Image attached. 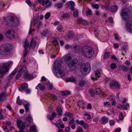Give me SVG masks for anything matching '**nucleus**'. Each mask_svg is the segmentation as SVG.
I'll list each match as a JSON object with an SVG mask.
<instances>
[{"label": "nucleus", "mask_w": 132, "mask_h": 132, "mask_svg": "<svg viewBox=\"0 0 132 132\" xmlns=\"http://www.w3.org/2000/svg\"><path fill=\"white\" fill-rule=\"evenodd\" d=\"M62 61L61 60L57 59L55 65L54 67L55 70L57 71V72L55 73V75L58 77L63 78L64 75V72L62 70V67L61 66Z\"/></svg>", "instance_id": "f257e3e1"}, {"label": "nucleus", "mask_w": 132, "mask_h": 132, "mask_svg": "<svg viewBox=\"0 0 132 132\" xmlns=\"http://www.w3.org/2000/svg\"><path fill=\"white\" fill-rule=\"evenodd\" d=\"M82 52L83 55L87 57H92L94 54L92 48L88 46L83 47L82 48Z\"/></svg>", "instance_id": "f03ea898"}, {"label": "nucleus", "mask_w": 132, "mask_h": 132, "mask_svg": "<svg viewBox=\"0 0 132 132\" xmlns=\"http://www.w3.org/2000/svg\"><path fill=\"white\" fill-rule=\"evenodd\" d=\"M12 49L9 44H5L1 47L0 54L6 56L9 55Z\"/></svg>", "instance_id": "7ed1b4c3"}, {"label": "nucleus", "mask_w": 132, "mask_h": 132, "mask_svg": "<svg viewBox=\"0 0 132 132\" xmlns=\"http://www.w3.org/2000/svg\"><path fill=\"white\" fill-rule=\"evenodd\" d=\"M11 64V63L8 62L4 63L3 67H0V77H2L4 74L8 71L9 70V67Z\"/></svg>", "instance_id": "20e7f679"}, {"label": "nucleus", "mask_w": 132, "mask_h": 132, "mask_svg": "<svg viewBox=\"0 0 132 132\" xmlns=\"http://www.w3.org/2000/svg\"><path fill=\"white\" fill-rule=\"evenodd\" d=\"M90 67L89 63L82 64L81 66L80 70L83 75L87 74L89 73L90 70Z\"/></svg>", "instance_id": "39448f33"}, {"label": "nucleus", "mask_w": 132, "mask_h": 132, "mask_svg": "<svg viewBox=\"0 0 132 132\" xmlns=\"http://www.w3.org/2000/svg\"><path fill=\"white\" fill-rule=\"evenodd\" d=\"M120 14L125 21H126L130 16V11L128 9L125 8L122 10Z\"/></svg>", "instance_id": "423d86ee"}, {"label": "nucleus", "mask_w": 132, "mask_h": 132, "mask_svg": "<svg viewBox=\"0 0 132 132\" xmlns=\"http://www.w3.org/2000/svg\"><path fill=\"white\" fill-rule=\"evenodd\" d=\"M78 62V60L76 58L71 60L68 64L69 69L71 71L74 70L76 68V65Z\"/></svg>", "instance_id": "0eeeda50"}, {"label": "nucleus", "mask_w": 132, "mask_h": 132, "mask_svg": "<svg viewBox=\"0 0 132 132\" xmlns=\"http://www.w3.org/2000/svg\"><path fill=\"white\" fill-rule=\"evenodd\" d=\"M9 21L12 23L13 26H16L19 23V21L18 19L15 16L11 15L8 18Z\"/></svg>", "instance_id": "6e6552de"}, {"label": "nucleus", "mask_w": 132, "mask_h": 132, "mask_svg": "<svg viewBox=\"0 0 132 132\" xmlns=\"http://www.w3.org/2000/svg\"><path fill=\"white\" fill-rule=\"evenodd\" d=\"M23 75H24V77L26 79H31L33 77L31 74H29L28 71L27 70L26 67L25 66H23Z\"/></svg>", "instance_id": "1a4fd4ad"}, {"label": "nucleus", "mask_w": 132, "mask_h": 132, "mask_svg": "<svg viewBox=\"0 0 132 132\" xmlns=\"http://www.w3.org/2000/svg\"><path fill=\"white\" fill-rule=\"evenodd\" d=\"M17 126L19 128H20L19 132H24L23 129H25V125L24 122H22V121L20 120H17Z\"/></svg>", "instance_id": "9d476101"}, {"label": "nucleus", "mask_w": 132, "mask_h": 132, "mask_svg": "<svg viewBox=\"0 0 132 132\" xmlns=\"http://www.w3.org/2000/svg\"><path fill=\"white\" fill-rule=\"evenodd\" d=\"M6 35L7 37L10 40L14 38L15 37L14 31L12 30H7Z\"/></svg>", "instance_id": "9b49d317"}, {"label": "nucleus", "mask_w": 132, "mask_h": 132, "mask_svg": "<svg viewBox=\"0 0 132 132\" xmlns=\"http://www.w3.org/2000/svg\"><path fill=\"white\" fill-rule=\"evenodd\" d=\"M110 85L112 88L119 89L120 85L118 82L116 80H112L110 82Z\"/></svg>", "instance_id": "f8f14e48"}, {"label": "nucleus", "mask_w": 132, "mask_h": 132, "mask_svg": "<svg viewBox=\"0 0 132 132\" xmlns=\"http://www.w3.org/2000/svg\"><path fill=\"white\" fill-rule=\"evenodd\" d=\"M75 6V3L72 1L68 2L65 4V7L66 8H68L71 6L70 9L73 11L75 10L74 6Z\"/></svg>", "instance_id": "ddd939ff"}, {"label": "nucleus", "mask_w": 132, "mask_h": 132, "mask_svg": "<svg viewBox=\"0 0 132 132\" xmlns=\"http://www.w3.org/2000/svg\"><path fill=\"white\" fill-rule=\"evenodd\" d=\"M126 27L127 30L129 32L132 33V20L127 22Z\"/></svg>", "instance_id": "4468645a"}, {"label": "nucleus", "mask_w": 132, "mask_h": 132, "mask_svg": "<svg viewBox=\"0 0 132 132\" xmlns=\"http://www.w3.org/2000/svg\"><path fill=\"white\" fill-rule=\"evenodd\" d=\"M28 87V85L27 83H24L19 87V89L20 91H22L26 89H27Z\"/></svg>", "instance_id": "2eb2a0df"}, {"label": "nucleus", "mask_w": 132, "mask_h": 132, "mask_svg": "<svg viewBox=\"0 0 132 132\" xmlns=\"http://www.w3.org/2000/svg\"><path fill=\"white\" fill-rule=\"evenodd\" d=\"M35 38H33L32 39L29 47V48H30L31 47H32L33 49L35 48L37 44V42Z\"/></svg>", "instance_id": "dca6fc26"}, {"label": "nucleus", "mask_w": 132, "mask_h": 132, "mask_svg": "<svg viewBox=\"0 0 132 132\" xmlns=\"http://www.w3.org/2000/svg\"><path fill=\"white\" fill-rule=\"evenodd\" d=\"M108 122V118L105 116L102 117L100 120L101 124L104 125Z\"/></svg>", "instance_id": "f3484780"}, {"label": "nucleus", "mask_w": 132, "mask_h": 132, "mask_svg": "<svg viewBox=\"0 0 132 132\" xmlns=\"http://www.w3.org/2000/svg\"><path fill=\"white\" fill-rule=\"evenodd\" d=\"M65 80L67 82H74L75 83H76L77 82L76 79L73 77L67 78H65Z\"/></svg>", "instance_id": "a211bd4d"}, {"label": "nucleus", "mask_w": 132, "mask_h": 132, "mask_svg": "<svg viewBox=\"0 0 132 132\" xmlns=\"http://www.w3.org/2000/svg\"><path fill=\"white\" fill-rule=\"evenodd\" d=\"M17 71V69H15L11 73V74L7 78V80L9 82H10V79L12 78V77L15 75L16 73V72Z\"/></svg>", "instance_id": "6ab92c4d"}, {"label": "nucleus", "mask_w": 132, "mask_h": 132, "mask_svg": "<svg viewBox=\"0 0 132 132\" xmlns=\"http://www.w3.org/2000/svg\"><path fill=\"white\" fill-rule=\"evenodd\" d=\"M7 94L4 92H3L0 93V101H4L6 100V97Z\"/></svg>", "instance_id": "aec40b11"}, {"label": "nucleus", "mask_w": 132, "mask_h": 132, "mask_svg": "<svg viewBox=\"0 0 132 132\" xmlns=\"http://www.w3.org/2000/svg\"><path fill=\"white\" fill-rule=\"evenodd\" d=\"M78 104L80 107L83 109L84 108L85 106H86V104L85 102L84 101L81 100L79 101L78 103Z\"/></svg>", "instance_id": "412c9836"}, {"label": "nucleus", "mask_w": 132, "mask_h": 132, "mask_svg": "<svg viewBox=\"0 0 132 132\" xmlns=\"http://www.w3.org/2000/svg\"><path fill=\"white\" fill-rule=\"evenodd\" d=\"M32 116L31 115H28L27 118V120L26 123L27 126L29 125L30 122L32 121Z\"/></svg>", "instance_id": "4be33fe9"}, {"label": "nucleus", "mask_w": 132, "mask_h": 132, "mask_svg": "<svg viewBox=\"0 0 132 132\" xmlns=\"http://www.w3.org/2000/svg\"><path fill=\"white\" fill-rule=\"evenodd\" d=\"M57 122H57L55 124V125L56 126L59 127L58 125H59L60 127L62 128H64V124L63 123L61 124L62 122L61 119L59 120Z\"/></svg>", "instance_id": "5701e85b"}, {"label": "nucleus", "mask_w": 132, "mask_h": 132, "mask_svg": "<svg viewBox=\"0 0 132 132\" xmlns=\"http://www.w3.org/2000/svg\"><path fill=\"white\" fill-rule=\"evenodd\" d=\"M75 36V34L74 32L72 31H69L68 34L66 36V37L68 39L72 38Z\"/></svg>", "instance_id": "b1692460"}, {"label": "nucleus", "mask_w": 132, "mask_h": 132, "mask_svg": "<svg viewBox=\"0 0 132 132\" xmlns=\"http://www.w3.org/2000/svg\"><path fill=\"white\" fill-rule=\"evenodd\" d=\"M23 66L22 68L21 69L18 71V74L16 75L15 78L16 79H18L21 76V73H22L23 75Z\"/></svg>", "instance_id": "393cba45"}, {"label": "nucleus", "mask_w": 132, "mask_h": 132, "mask_svg": "<svg viewBox=\"0 0 132 132\" xmlns=\"http://www.w3.org/2000/svg\"><path fill=\"white\" fill-rule=\"evenodd\" d=\"M69 121H68V124L69 125H71L74 123L75 120L73 115L69 118Z\"/></svg>", "instance_id": "a878e982"}, {"label": "nucleus", "mask_w": 132, "mask_h": 132, "mask_svg": "<svg viewBox=\"0 0 132 132\" xmlns=\"http://www.w3.org/2000/svg\"><path fill=\"white\" fill-rule=\"evenodd\" d=\"M62 17L63 19L69 18L70 17V14L69 13L63 12L62 15Z\"/></svg>", "instance_id": "bb28decb"}, {"label": "nucleus", "mask_w": 132, "mask_h": 132, "mask_svg": "<svg viewBox=\"0 0 132 132\" xmlns=\"http://www.w3.org/2000/svg\"><path fill=\"white\" fill-rule=\"evenodd\" d=\"M56 111L57 112H58V115L59 116L63 114V112L62 109L60 106H58L56 109Z\"/></svg>", "instance_id": "cd10ccee"}, {"label": "nucleus", "mask_w": 132, "mask_h": 132, "mask_svg": "<svg viewBox=\"0 0 132 132\" xmlns=\"http://www.w3.org/2000/svg\"><path fill=\"white\" fill-rule=\"evenodd\" d=\"M16 103L17 104L20 105L23 104H24V102L22 100L20 99L19 96H18L17 98Z\"/></svg>", "instance_id": "c85d7f7f"}, {"label": "nucleus", "mask_w": 132, "mask_h": 132, "mask_svg": "<svg viewBox=\"0 0 132 132\" xmlns=\"http://www.w3.org/2000/svg\"><path fill=\"white\" fill-rule=\"evenodd\" d=\"M117 9V7L116 5H113L111 6L110 9V11L111 12H115Z\"/></svg>", "instance_id": "c756f323"}, {"label": "nucleus", "mask_w": 132, "mask_h": 132, "mask_svg": "<svg viewBox=\"0 0 132 132\" xmlns=\"http://www.w3.org/2000/svg\"><path fill=\"white\" fill-rule=\"evenodd\" d=\"M101 92V90L100 88H96L94 91L95 94L96 95H98L100 94Z\"/></svg>", "instance_id": "7c9ffc66"}, {"label": "nucleus", "mask_w": 132, "mask_h": 132, "mask_svg": "<svg viewBox=\"0 0 132 132\" xmlns=\"http://www.w3.org/2000/svg\"><path fill=\"white\" fill-rule=\"evenodd\" d=\"M71 93L69 91H64L62 92L61 94L63 96H65L67 95H69Z\"/></svg>", "instance_id": "2f4dec72"}, {"label": "nucleus", "mask_w": 132, "mask_h": 132, "mask_svg": "<svg viewBox=\"0 0 132 132\" xmlns=\"http://www.w3.org/2000/svg\"><path fill=\"white\" fill-rule=\"evenodd\" d=\"M76 122L77 124L80 125L81 126H83L84 124V121L82 120L80 121L78 120H76Z\"/></svg>", "instance_id": "473e14b6"}, {"label": "nucleus", "mask_w": 132, "mask_h": 132, "mask_svg": "<svg viewBox=\"0 0 132 132\" xmlns=\"http://www.w3.org/2000/svg\"><path fill=\"white\" fill-rule=\"evenodd\" d=\"M27 40H26L25 42V45L24 46V48H25V50H26V51H27V48L28 47L29 45V43L27 42Z\"/></svg>", "instance_id": "72a5a7b5"}, {"label": "nucleus", "mask_w": 132, "mask_h": 132, "mask_svg": "<svg viewBox=\"0 0 132 132\" xmlns=\"http://www.w3.org/2000/svg\"><path fill=\"white\" fill-rule=\"evenodd\" d=\"M110 55V53L108 52H105L104 54V59L109 57Z\"/></svg>", "instance_id": "f704fd0d"}, {"label": "nucleus", "mask_w": 132, "mask_h": 132, "mask_svg": "<svg viewBox=\"0 0 132 132\" xmlns=\"http://www.w3.org/2000/svg\"><path fill=\"white\" fill-rule=\"evenodd\" d=\"M129 104L127 103L125 105H122V108L125 110H127L129 108Z\"/></svg>", "instance_id": "c9c22d12"}, {"label": "nucleus", "mask_w": 132, "mask_h": 132, "mask_svg": "<svg viewBox=\"0 0 132 132\" xmlns=\"http://www.w3.org/2000/svg\"><path fill=\"white\" fill-rule=\"evenodd\" d=\"M86 15L89 16H90L92 14V12L91 10L88 9L86 12Z\"/></svg>", "instance_id": "e433bc0d"}, {"label": "nucleus", "mask_w": 132, "mask_h": 132, "mask_svg": "<svg viewBox=\"0 0 132 132\" xmlns=\"http://www.w3.org/2000/svg\"><path fill=\"white\" fill-rule=\"evenodd\" d=\"M39 89L41 90H43L46 87L45 86L41 84L40 83L39 84Z\"/></svg>", "instance_id": "4c0bfd02"}, {"label": "nucleus", "mask_w": 132, "mask_h": 132, "mask_svg": "<svg viewBox=\"0 0 132 132\" xmlns=\"http://www.w3.org/2000/svg\"><path fill=\"white\" fill-rule=\"evenodd\" d=\"M85 83V81L82 80L80 81L79 83V85L80 87H83L84 86Z\"/></svg>", "instance_id": "58836bf2"}, {"label": "nucleus", "mask_w": 132, "mask_h": 132, "mask_svg": "<svg viewBox=\"0 0 132 132\" xmlns=\"http://www.w3.org/2000/svg\"><path fill=\"white\" fill-rule=\"evenodd\" d=\"M24 107L26 112H28L29 111V105L28 104H27L24 105Z\"/></svg>", "instance_id": "ea45409f"}, {"label": "nucleus", "mask_w": 132, "mask_h": 132, "mask_svg": "<svg viewBox=\"0 0 132 132\" xmlns=\"http://www.w3.org/2000/svg\"><path fill=\"white\" fill-rule=\"evenodd\" d=\"M30 131L31 132H36V130L34 125H33L30 128Z\"/></svg>", "instance_id": "a19ab883"}, {"label": "nucleus", "mask_w": 132, "mask_h": 132, "mask_svg": "<svg viewBox=\"0 0 132 132\" xmlns=\"http://www.w3.org/2000/svg\"><path fill=\"white\" fill-rule=\"evenodd\" d=\"M95 76L96 77L99 78L101 76V74L99 71L97 70L95 73Z\"/></svg>", "instance_id": "79ce46f5"}, {"label": "nucleus", "mask_w": 132, "mask_h": 132, "mask_svg": "<svg viewBox=\"0 0 132 132\" xmlns=\"http://www.w3.org/2000/svg\"><path fill=\"white\" fill-rule=\"evenodd\" d=\"M104 106L106 107H110L111 105V103L109 102H106L104 103Z\"/></svg>", "instance_id": "37998d69"}, {"label": "nucleus", "mask_w": 132, "mask_h": 132, "mask_svg": "<svg viewBox=\"0 0 132 132\" xmlns=\"http://www.w3.org/2000/svg\"><path fill=\"white\" fill-rule=\"evenodd\" d=\"M129 69V68L125 65H123L121 67V69L124 71H127Z\"/></svg>", "instance_id": "c03bdc74"}, {"label": "nucleus", "mask_w": 132, "mask_h": 132, "mask_svg": "<svg viewBox=\"0 0 132 132\" xmlns=\"http://www.w3.org/2000/svg\"><path fill=\"white\" fill-rule=\"evenodd\" d=\"M110 4L109 3L106 2L104 6V8L107 10H109V6Z\"/></svg>", "instance_id": "a18cd8bd"}, {"label": "nucleus", "mask_w": 132, "mask_h": 132, "mask_svg": "<svg viewBox=\"0 0 132 132\" xmlns=\"http://www.w3.org/2000/svg\"><path fill=\"white\" fill-rule=\"evenodd\" d=\"M111 68L112 69H114L117 68L116 64L115 63H112L110 65Z\"/></svg>", "instance_id": "49530a36"}, {"label": "nucleus", "mask_w": 132, "mask_h": 132, "mask_svg": "<svg viewBox=\"0 0 132 132\" xmlns=\"http://www.w3.org/2000/svg\"><path fill=\"white\" fill-rule=\"evenodd\" d=\"M73 115L72 113H71L69 112H65L64 114V116H65L67 117H71V116H72Z\"/></svg>", "instance_id": "de8ad7c7"}, {"label": "nucleus", "mask_w": 132, "mask_h": 132, "mask_svg": "<svg viewBox=\"0 0 132 132\" xmlns=\"http://www.w3.org/2000/svg\"><path fill=\"white\" fill-rule=\"evenodd\" d=\"M51 15V14L50 12L47 13L45 15V19H48Z\"/></svg>", "instance_id": "09e8293b"}, {"label": "nucleus", "mask_w": 132, "mask_h": 132, "mask_svg": "<svg viewBox=\"0 0 132 132\" xmlns=\"http://www.w3.org/2000/svg\"><path fill=\"white\" fill-rule=\"evenodd\" d=\"M89 93L90 95L92 96H94V93L93 92V89L92 88H90L89 90Z\"/></svg>", "instance_id": "8fccbe9b"}, {"label": "nucleus", "mask_w": 132, "mask_h": 132, "mask_svg": "<svg viewBox=\"0 0 132 132\" xmlns=\"http://www.w3.org/2000/svg\"><path fill=\"white\" fill-rule=\"evenodd\" d=\"M83 20L81 18H78L77 20V22L78 24L81 23Z\"/></svg>", "instance_id": "3c124183"}, {"label": "nucleus", "mask_w": 132, "mask_h": 132, "mask_svg": "<svg viewBox=\"0 0 132 132\" xmlns=\"http://www.w3.org/2000/svg\"><path fill=\"white\" fill-rule=\"evenodd\" d=\"M78 12L77 11H73V15L74 17H77L78 16Z\"/></svg>", "instance_id": "603ef678"}, {"label": "nucleus", "mask_w": 132, "mask_h": 132, "mask_svg": "<svg viewBox=\"0 0 132 132\" xmlns=\"http://www.w3.org/2000/svg\"><path fill=\"white\" fill-rule=\"evenodd\" d=\"M38 2L40 3H42V5L43 6L45 5V0H37Z\"/></svg>", "instance_id": "864d4df0"}, {"label": "nucleus", "mask_w": 132, "mask_h": 132, "mask_svg": "<svg viewBox=\"0 0 132 132\" xmlns=\"http://www.w3.org/2000/svg\"><path fill=\"white\" fill-rule=\"evenodd\" d=\"M76 132H84L82 128L81 127H79L78 128Z\"/></svg>", "instance_id": "5fc2aeb1"}, {"label": "nucleus", "mask_w": 132, "mask_h": 132, "mask_svg": "<svg viewBox=\"0 0 132 132\" xmlns=\"http://www.w3.org/2000/svg\"><path fill=\"white\" fill-rule=\"evenodd\" d=\"M57 30L60 32H61L62 31L63 28L62 27V26L61 25H59L57 27Z\"/></svg>", "instance_id": "6e6d98bb"}, {"label": "nucleus", "mask_w": 132, "mask_h": 132, "mask_svg": "<svg viewBox=\"0 0 132 132\" xmlns=\"http://www.w3.org/2000/svg\"><path fill=\"white\" fill-rule=\"evenodd\" d=\"M63 6V3H61L58 4L56 5V6L58 8L60 9Z\"/></svg>", "instance_id": "4d7b16f0"}, {"label": "nucleus", "mask_w": 132, "mask_h": 132, "mask_svg": "<svg viewBox=\"0 0 132 132\" xmlns=\"http://www.w3.org/2000/svg\"><path fill=\"white\" fill-rule=\"evenodd\" d=\"M114 38L116 40L118 41H119V37L118 36V35L117 34H114Z\"/></svg>", "instance_id": "13d9d810"}, {"label": "nucleus", "mask_w": 132, "mask_h": 132, "mask_svg": "<svg viewBox=\"0 0 132 132\" xmlns=\"http://www.w3.org/2000/svg\"><path fill=\"white\" fill-rule=\"evenodd\" d=\"M37 23H38V25L37 26V27L39 29L42 25V22L41 21H39Z\"/></svg>", "instance_id": "bf43d9fd"}, {"label": "nucleus", "mask_w": 132, "mask_h": 132, "mask_svg": "<svg viewBox=\"0 0 132 132\" xmlns=\"http://www.w3.org/2000/svg\"><path fill=\"white\" fill-rule=\"evenodd\" d=\"M47 118L49 120L51 121L53 120V118L51 115L50 114H48L47 115Z\"/></svg>", "instance_id": "052dcab7"}, {"label": "nucleus", "mask_w": 132, "mask_h": 132, "mask_svg": "<svg viewBox=\"0 0 132 132\" xmlns=\"http://www.w3.org/2000/svg\"><path fill=\"white\" fill-rule=\"evenodd\" d=\"M32 23L33 22L32 21H31L30 25V28L29 32V34H30L32 32V30H32V28L31 27V25L32 24Z\"/></svg>", "instance_id": "680f3d73"}, {"label": "nucleus", "mask_w": 132, "mask_h": 132, "mask_svg": "<svg viewBox=\"0 0 132 132\" xmlns=\"http://www.w3.org/2000/svg\"><path fill=\"white\" fill-rule=\"evenodd\" d=\"M54 100H56L57 99V97L55 95L52 94L50 96Z\"/></svg>", "instance_id": "e2e57ef3"}, {"label": "nucleus", "mask_w": 132, "mask_h": 132, "mask_svg": "<svg viewBox=\"0 0 132 132\" xmlns=\"http://www.w3.org/2000/svg\"><path fill=\"white\" fill-rule=\"evenodd\" d=\"M89 125L87 123H85L83 125L82 127L83 128L85 129H87Z\"/></svg>", "instance_id": "0e129e2a"}, {"label": "nucleus", "mask_w": 132, "mask_h": 132, "mask_svg": "<svg viewBox=\"0 0 132 132\" xmlns=\"http://www.w3.org/2000/svg\"><path fill=\"white\" fill-rule=\"evenodd\" d=\"M106 22H108L110 23L113 22V20L112 17H110L108 19V20H106Z\"/></svg>", "instance_id": "69168bd1"}, {"label": "nucleus", "mask_w": 132, "mask_h": 132, "mask_svg": "<svg viewBox=\"0 0 132 132\" xmlns=\"http://www.w3.org/2000/svg\"><path fill=\"white\" fill-rule=\"evenodd\" d=\"M77 46V45L76 44V43H74L72 45V47L73 49H74L75 50H76Z\"/></svg>", "instance_id": "338daca9"}, {"label": "nucleus", "mask_w": 132, "mask_h": 132, "mask_svg": "<svg viewBox=\"0 0 132 132\" xmlns=\"http://www.w3.org/2000/svg\"><path fill=\"white\" fill-rule=\"evenodd\" d=\"M109 123L111 126H113L115 124V122L113 120H110L109 121Z\"/></svg>", "instance_id": "774afa93"}]
</instances>
